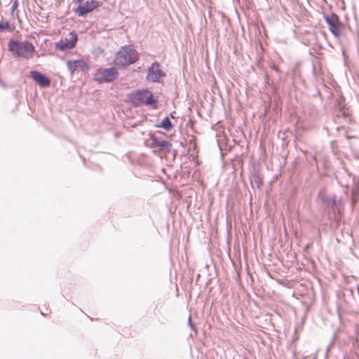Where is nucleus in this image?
<instances>
[{
    "label": "nucleus",
    "mask_w": 359,
    "mask_h": 359,
    "mask_svg": "<svg viewBox=\"0 0 359 359\" xmlns=\"http://www.w3.org/2000/svg\"><path fill=\"white\" fill-rule=\"evenodd\" d=\"M139 59L137 51L130 46H123L116 54L114 65L120 68L135 63Z\"/></svg>",
    "instance_id": "1"
},
{
    "label": "nucleus",
    "mask_w": 359,
    "mask_h": 359,
    "mask_svg": "<svg viewBox=\"0 0 359 359\" xmlns=\"http://www.w3.org/2000/svg\"><path fill=\"white\" fill-rule=\"evenodd\" d=\"M164 76V74L161 71L159 65L158 63H153L148 69L147 80L156 82Z\"/></svg>",
    "instance_id": "9"
},
{
    "label": "nucleus",
    "mask_w": 359,
    "mask_h": 359,
    "mask_svg": "<svg viewBox=\"0 0 359 359\" xmlns=\"http://www.w3.org/2000/svg\"><path fill=\"white\" fill-rule=\"evenodd\" d=\"M67 67L72 75L79 72L87 73L90 69L89 63L84 59L67 60Z\"/></svg>",
    "instance_id": "6"
},
{
    "label": "nucleus",
    "mask_w": 359,
    "mask_h": 359,
    "mask_svg": "<svg viewBox=\"0 0 359 359\" xmlns=\"http://www.w3.org/2000/svg\"><path fill=\"white\" fill-rule=\"evenodd\" d=\"M118 75V71L115 67L100 68L95 73L94 79L99 83H109L115 80Z\"/></svg>",
    "instance_id": "5"
},
{
    "label": "nucleus",
    "mask_w": 359,
    "mask_h": 359,
    "mask_svg": "<svg viewBox=\"0 0 359 359\" xmlns=\"http://www.w3.org/2000/svg\"><path fill=\"white\" fill-rule=\"evenodd\" d=\"M270 67L273 69L274 71H276V72H280V68L278 67V65H275V64H272L271 65H270Z\"/></svg>",
    "instance_id": "14"
},
{
    "label": "nucleus",
    "mask_w": 359,
    "mask_h": 359,
    "mask_svg": "<svg viewBox=\"0 0 359 359\" xmlns=\"http://www.w3.org/2000/svg\"><path fill=\"white\" fill-rule=\"evenodd\" d=\"M130 102L136 106L141 104H153L156 103L152 93L147 90H138L131 93L129 96Z\"/></svg>",
    "instance_id": "3"
},
{
    "label": "nucleus",
    "mask_w": 359,
    "mask_h": 359,
    "mask_svg": "<svg viewBox=\"0 0 359 359\" xmlns=\"http://www.w3.org/2000/svg\"><path fill=\"white\" fill-rule=\"evenodd\" d=\"M258 182H259V184H262V182H261V180H258Z\"/></svg>",
    "instance_id": "16"
},
{
    "label": "nucleus",
    "mask_w": 359,
    "mask_h": 359,
    "mask_svg": "<svg viewBox=\"0 0 359 359\" xmlns=\"http://www.w3.org/2000/svg\"><path fill=\"white\" fill-rule=\"evenodd\" d=\"M18 6V2L17 1H15L12 6V9L13 11H14Z\"/></svg>",
    "instance_id": "15"
},
{
    "label": "nucleus",
    "mask_w": 359,
    "mask_h": 359,
    "mask_svg": "<svg viewBox=\"0 0 359 359\" xmlns=\"http://www.w3.org/2000/svg\"><path fill=\"white\" fill-rule=\"evenodd\" d=\"M151 140L154 147H158L160 150L167 153L170 151L172 147V144L170 142L167 140H160L154 136L151 137Z\"/></svg>",
    "instance_id": "11"
},
{
    "label": "nucleus",
    "mask_w": 359,
    "mask_h": 359,
    "mask_svg": "<svg viewBox=\"0 0 359 359\" xmlns=\"http://www.w3.org/2000/svg\"><path fill=\"white\" fill-rule=\"evenodd\" d=\"M324 19L329 26V30L335 37H340L343 33L344 24L339 21L338 15L334 13L324 16Z\"/></svg>",
    "instance_id": "4"
},
{
    "label": "nucleus",
    "mask_w": 359,
    "mask_h": 359,
    "mask_svg": "<svg viewBox=\"0 0 359 359\" xmlns=\"http://www.w3.org/2000/svg\"><path fill=\"white\" fill-rule=\"evenodd\" d=\"M78 36L76 33L71 32L67 37L60 40L55 43V49L60 51H65L74 48L77 43Z\"/></svg>",
    "instance_id": "7"
},
{
    "label": "nucleus",
    "mask_w": 359,
    "mask_h": 359,
    "mask_svg": "<svg viewBox=\"0 0 359 359\" xmlns=\"http://www.w3.org/2000/svg\"><path fill=\"white\" fill-rule=\"evenodd\" d=\"M159 126L165 130L170 129L172 127V124H171V122H170L169 118L168 117L164 118L163 119V121H161V125Z\"/></svg>",
    "instance_id": "13"
},
{
    "label": "nucleus",
    "mask_w": 359,
    "mask_h": 359,
    "mask_svg": "<svg viewBox=\"0 0 359 359\" xmlns=\"http://www.w3.org/2000/svg\"><path fill=\"white\" fill-rule=\"evenodd\" d=\"M32 79L41 87H48L50 84V79L45 75L37 71H32L30 72Z\"/></svg>",
    "instance_id": "10"
},
{
    "label": "nucleus",
    "mask_w": 359,
    "mask_h": 359,
    "mask_svg": "<svg viewBox=\"0 0 359 359\" xmlns=\"http://www.w3.org/2000/svg\"><path fill=\"white\" fill-rule=\"evenodd\" d=\"M14 29L13 26H11L8 22H0V31L7 30L13 32Z\"/></svg>",
    "instance_id": "12"
},
{
    "label": "nucleus",
    "mask_w": 359,
    "mask_h": 359,
    "mask_svg": "<svg viewBox=\"0 0 359 359\" xmlns=\"http://www.w3.org/2000/svg\"><path fill=\"white\" fill-rule=\"evenodd\" d=\"M74 1H84L75 10V13L79 16H84L100 6L99 3L95 0H74Z\"/></svg>",
    "instance_id": "8"
},
{
    "label": "nucleus",
    "mask_w": 359,
    "mask_h": 359,
    "mask_svg": "<svg viewBox=\"0 0 359 359\" xmlns=\"http://www.w3.org/2000/svg\"><path fill=\"white\" fill-rule=\"evenodd\" d=\"M8 50L16 57L29 59L33 57L35 52L34 45L28 41H18L11 40L8 42Z\"/></svg>",
    "instance_id": "2"
}]
</instances>
